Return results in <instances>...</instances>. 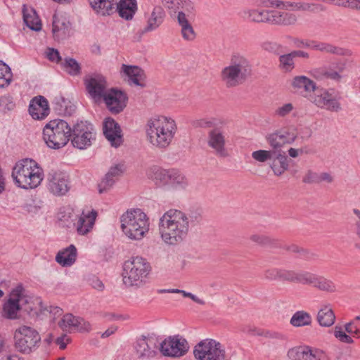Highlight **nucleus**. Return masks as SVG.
Returning <instances> with one entry per match:
<instances>
[{"mask_svg":"<svg viewBox=\"0 0 360 360\" xmlns=\"http://www.w3.org/2000/svg\"><path fill=\"white\" fill-rule=\"evenodd\" d=\"M103 129L105 138L112 146L118 147L122 143L121 128L113 118L109 117L105 119Z\"/></svg>","mask_w":360,"mask_h":360,"instance_id":"16","label":"nucleus"},{"mask_svg":"<svg viewBox=\"0 0 360 360\" xmlns=\"http://www.w3.org/2000/svg\"><path fill=\"white\" fill-rule=\"evenodd\" d=\"M291 250H292V251H293V252H297V251H298V248H297V246H295V245H292V246L291 247Z\"/></svg>","mask_w":360,"mask_h":360,"instance_id":"64","label":"nucleus"},{"mask_svg":"<svg viewBox=\"0 0 360 360\" xmlns=\"http://www.w3.org/2000/svg\"><path fill=\"white\" fill-rule=\"evenodd\" d=\"M285 279L292 281H298L302 283H314L316 287L323 290L332 291L334 289V285L332 282L327 281L323 278H316L309 274L301 275L299 276L289 274L285 276Z\"/></svg>","mask_w":360,"mask_h":360,"instance_id":"22","label":"nucleus"},{"mask_svg":"<svg viewBox=\"0 0 360 360\" xmlns=\"http://www.w3.org/2000/svg\"><path fill=\"white\" fill-rule=\"evenodd\" d=\"M305 183H311L314 181L313 174L311 172H309L303 179Z\"/></svg>","mask_w":360,"mask_h":360,"instance_id":"59","label":"nucleus"},{"mask_svg":"<svg viewBox=\"0 0 360 360\" xmlns=\"http://www.w3.org/2000/svg\"><path fill=\"white\" fill-rule=\"evenodd\" d=\"M112 319H124V316L122 315H115V314H111Z\"/></svg>","mask_w":360,"mask_h":360,"instance_id":"63","label":"nucleus"},{"mask_svg":"<svg viewBox=\"0 0 360 360\" xmlns=\"http://www.w3.org/2000/svg\"><path fill=\"white\" fill-rule=\"evenodd\" d=\"M151 271L150 263L141 257H134L124 264L123 281L125 285H139Z\"/></svg>","mask_w":360,"mask_h":360,"instance_id":"6","label":"nucleus"},{"mask_svg":"<svg viewBox=\"0 0 360 360\" xmlns=\"http://www.w3.org/2000/svg\"><path fill=\"white\" fill-rule=\"evenodd\" d=\"M120 74L122 77H127L129 82L135 85L145 86L146 75L144 71L139 66L122 64Z\"/></svg>","mask_w":360,"mask_h":360,"instance_id":"21","label":"nucleus"},{"mask_svg":"<svg viewBox=\"0 0 360 360\" xmlns=\"http://www.w3.org/2000/svg\"><path fill=\"white\" fill-rule=\"evenodd\" d=\"M72 135L73 146L79 149H84L89 146L91 144V140L94 139L91 131L83 122L77 123L73 127Z\"/></svg>","mask_w":360,"mask_h":360,"instance_id":"15","label":"nucleus"},{"mask_svg":"<svg viewBox=\"0 0 360 360\" xmlns=\"http://www.w3.org/2000/svg\"><path fill=\"white\" fill-rule=\"evenodd\" d=\"M224 137L217 129H214L210 132L209 144L221 155L224 153Z\"/></svg>","mask_w":360,"mask_h":360,"instance_id":"30","label":"nucleus"},{"mask_svg":"<svg viewBox=\"0 0 360 360\" xmlns=\"http://www.w3.org/2000/svg\"><path fill=\"white\" fill-rule=\"evenodd\" d=\"M288 159L285 153L276 155V158L274 160L271 168L276 175H281L288 168Z\"/></svg>","mask_w":360,"mask_h":360,"instance_id":"35","label":"nucleus"},{"mask_svg":"<svg viewBox=\"0 0 360 360\" xmlns=\"http://www.w3.org/2000/svg\"><path fill=\"white\" fill-rule=\"evenodd\" d=\"M116 330L117 328L114 327L108 328L103 333H102L101 338H105L109 337L110 335L113 334Z\"/></svg>","mask_w":360,"mask_h":360,"instance_id":"57","label":"nucleus"},{"mask_svg":"<svg viewBox=\"0 0 360 360\" xmlns=\"http://www.w3.org/2000/svg\"><path fill=\"white\" fill-rule=\"evenodd\" d=\"M77 257V249L73 245L59 251L56 257V261L63 266H70Z\"/></svg>","mask_w":360,"mask_h":360,"instance_id":"27","label":"nucleus"},{"mask_svg":"<svg viewBox=\"0 0 360 360\" xmlns=\"http://www.w3.org/2000/svg\"><path fill=\"white\" fill-rule=\"evenodd\" d=\"M102 100L107 109L112 114L117 115L123 111L127 106L128 97L125 92L112 88L108 90Z\"/></svg>","mask_w":360,"mask_h":360,"instance_id":"12","label":"nucleus"},{"mask_svg":"<svg viewBox=\"0 0 360 360\" xmlns=\"http://www.w3.org/2000/svg\"><path fill=\"white\" fill-rule=\"evenodd\" d=\"M153 178L158 186L178 184L182 183L184 179L179 172L174 169L167 170L162 168L155 169Z\"/></svg>","mask_w":360,"mask_h":360,"instance_id":"18","label":"nucleus"},{"mask_svg":"<svg viewBox=\"0 0 360 360\" xmlns=\"http://www.w3.org/2000/svg\"><path fill=\"white\" fill-rule=\"evenodd\" d=\"M63 338H59L57 339V343L59 345L60 349H65L66 348L67 344L63 342Z\"/></svg>","mask_w":360,"mask_h":360,"instance_id":"60","label":"nucleus"},{"mask_svg":"<svg viewBox=\"0 0 360 360\" xmlns=\"http://www.w3.org/2000/svg\"><path fill=\"white\" fill-rule=\"evenodd\" d=\"M63 68L65 70L71 75H77L81 72L79 64L75 59L71 58L65 59Z\"/></svg>","mask_w":360,"mask_h":360,"instance_id":"41","label":"nucleus"},{"mask_svg":"<svg viewBox=\"0 0 360 360\" xmlns=\"http://www.w3.org/2000/svg\"><path fill=\"white\" fill-rule=\"evenodd\" d=\"M136 351L139 357L153 356L151 354V352L150 351L148 346L147 345V342L145 340V337L139 338L137 340Z\"/></svg>","mask_w":360,"mask_h":360,"instance_id":"42","label":"nucleus"},{"mask_svg":"<svg viewBox=\"0 0 360 360\" xmlns=\"http://www.w3.org/2000/svg\"><path fill=\"white\" fill-rule=\"evenodd\" d=\"M193 355L196 360H224L226 354L219 342L205 339L195 346Z\"/></svg>","mask_w":360,"mask_h":360,"instance_id":"8","label":"nucleus"},{"mask_svg":"<svg viewBox=\"0 0 360 360\" xmlns=\"http://www.w3.org/2000/svg\"><path fill=\"white\" fill-rule=\"evenodd\" d=\"M119 15L127 20L131 19L137 7L136 0H120L115 6Z\"/></svg>","mask_w":360,"mask_h":360,"instance_id":"29","label":"nucleus"},{"mask_svg":"<svg viewBox=\"0 0 360 360\" xmlns=\"http://www.w3.org/2000/svg\"><path fill=\"white\" fill-rule=\"evenodd\" d=\"M72 136V128L63 120L49 121L43 129V139L47 146L52 149H60L67 145Z\"/></svg>","mask_w":360,"mask_h":360,"instance_id":"5","label":"nucleus"},{"mask_svg":"<svg viewBox=\"0 0 360 360\" xmlns=\"http://www.w3.org/2000/svg\"><path fill=\"white\" fill-rule=\"evenodd\" d=\"M162 3L169 9H174L179 4L178 0H162Z\"/></svg>","mask_w":360,"mask_h":360,"instance_id":"55","label":"nucleus"},{"mask_svg":"<svg viewBox=\"0 0 360 360\" xmlns=\"http://www.w3.org/2000/svg\"><path fill=\"white\" fill-rule=\"evenodd\" d=\"M92 8L99 15H110L116 12L115 0H89Z\"/></svg>","mask_w":360,"mask_h":360,"instance_id":"26","label":"nucleus"},{"mask_svg":"<svg viewBox=\"0 0 360 360\" xmlns=\"http://www.w3.org/2000/svg\"><path fill=\"white\" fill-rule=\"evenodd\" d=\"M250 16L252 20L255 22H269L270 11L264 10L260 11L258 10H253L251 11Z\"/></svg>","mask_w":360,"mask_h":360,"instance_id":"44","label":"nucleus"},{"mask_svg":"<svg viewBox=\"0 0 360 360\" xmlns=\"http://www.w3.org/2000/svg\"><path fill=\"white\" fill-rule=\"evenodd\" d=\"M345 66L342 62L333 61L314 69L311 75L317 80L331 79L338 82L342 78L341 74L345 70Z\"/></svg>","mask_w":360,"mask_h":360,"instance_id":"11","label":"nucleus"},{"mask_svg":"<svg viewBox=\"0 0 360 360\" xmlns=\"http://www.w3.org/2000/svg\"><path fill=\"white\" fill-rule=\"evenodd\" d=\"M295 22L296 17L292 13L285 11H270L269 22L288 25L294 24Z\"/></svg>","mask_w":360,"mask_h":360,"instance_id":"28","label":"nucleus"},{"mask_svg":"<svg viewBox=\"0 0 360 360\" xmlns=\"http://www.w3.org/2000/svg\"><path fill=\"white\" fill-rule=\"evenodd\" d=\"M23 18L25 24L31 30L39 31L41 29V20L34 11H24Z\"/></svg>","mask_w":360,"mask_h":360,"instance_id":"34","label":"nucleus"},{"mask_svg":"<svg viewBox=\"0 0 360 360\" xmlns=\"http://www.w3.org/2000/svg\"><path fill=\"white\" fill-rule=\"evenodd\" d=\"M47 188L53 195H65L69 189L65 174L61 172H54L49 174L48 176Z\"/></svg>","mask_w":360,"mask_h":360,"instance_id":"17","label":"nucleus"},{"mask_svg":"<svg viewBox=\"0 0 360 360\" xmlns=\"http://www.w3.org/2000/svg\"><path fill=\"white\" fill-rule=\"evenodd\" d=\"M252 238L253 240H255L256 242H258L259 243H262V244L265 243H266L265 241L267 240V238H261V237L257 236H253L252 237Z\"/></svg>","mask_w":360,"mask_h":360,"instance_id":"61","label":"nucleus"},{"mask_svg":"<svg viewBox=\"0 0 360 360\" xmlns=\"http://www.w3.org/2000/svg\"><path fill=\"white\" fill-rule=\"evenodd\" d=\"M188 228V217L180 210H169L160 220L162 238L169 245H175L182 241L187 236Z\"/></svg>","mask_w":360,"mask_h":360,"instance_id":"1","label":"nucleus"},{"mask_svg":"<svg viewBox=\"0 0 360 360\" xmlns=\"http://www.w3.org/2000/svg\"><path fill=\"white\" fill-rule=\"evenodd\" d=\"M311 321V319L309 314L303 311H297L290 320L291 324L296 327L309 325Z\"/></svg>","mask_w":360,"mask_h":360,"instance_id":"39","label":"nucleus"},{"mask_svg":"<svg viewBox=\"0 0 360 360\" xmlns=\"http://www.w3.org/2000/svg\"><path fill=\"white\" fill-rule=\"evenodd\" d=\"M121 229L131 239L140 240L149 230V219L140 209L127 210L120 218Z\"/></svg>","mask_w":360,"mask_h":360,"instance_id":"4","label":"nucleus"},{"mask_svg":"<svg viewBox=\"0 0 360 360\" xmlns=\"http://www.w3.org/2000/svg\"><path fill=\"white\" fill-rule=\"evenodd\" d=\"M70 22L63 15L54 14L53 17L52 32L54 38L64 39L70 35Z\"/></svg>","mask_w":360,"mask_h":360,"instance_id":"25","label":"nucleus"},{"mask_svg":"<svg viewBox=\"0 0 360 360\" xmlns=\"http://www.w3.org/2000/svg\"><path fill=\"white\" fill-rule=\"evenodd\" d=\"M301 51H292L290 53L280 56V67L285 72H290L294 68L293 58L300 56Z\"/></svg>","mask_w":360,"mask_h":360,"instance_id":"36","label":"nucleus"},{"mask_svg":"<svg viewBox=\"0 0 360 360\" xmlns=\"http://www.w3.org/2000/svg\"><path fill=\"white\" fill-rule=\"evenodd\" d=\"M12 79V73L10 68L0 61V87L8 86Z\"/></svg>","mask_w":360,"mask_h":360,"instance_id":"40","label":"nucleus"},{"mask_svg":"<svg viewBox=\"0 0 360 360\" xmlns=\"http://www.w3.org/2000/svg\"><path fill=\"white\" fill-rule=\"evenodd\" d=\"M317 319L321 326L328 327L334 323L335 316L331 309L325 307L319 311Z\"/></svg>","mask_w":360,"mask_h":360,"instance_id":"32","label":"nucleus"},{"mask_svg":"<svg viewBox=\"0 0 360 360\" xmlns=\"http://www.w3.org/2000/svg\"><path fill=\"white\" fill-rule=\"evenodd\" d=\"M292 85L296 88H303L306 91H314L316 89V84L305 76L295 77Z\"/></svg>","mask_w":360,"mask_h":360,"instance_id":"38","label":"nucleus"},{"mask_svg":"<svg viewBox=\"0 0 360 360\" xmlns=\"http://www.w3.org/2000/svg\"><path fill=\"white\" fill-rule=\"evenodd\" d=\"M345 330L357 338H360V316H356L345 325Z\"/></svg>","mask_w":360,"mask_h":360,"instance_id":"43","label":"nucleus"},{"mask_svg":"<svg viewBox=\"0 0 360 360\" xmlns=\"http://www.w3.org/2000/svg\"><path fill=\"white\" fill-rule=\"evenodd\" d=\"M98 213L96 210L82 211L74 224L77 232L79 235H86L89 233L95 224Z\"/></svg>","mask_w":360,"mask_h":360,"instance_id":"19","label":"nucleus"},{"mask_svg":"<svg viewBox=\"0 0 360 360\" xmlns=\"http://www.w3.org/2000/svg\"><path fill=\"white\" fill-rule=\"evenodd\" d=\"M178 21L181 26V32L186 39L192 40L195 38V32L192 26L189 24L186 15L183 12L178 14Z\"/></svg>","mask_w":360,"mask_h":360,"instance_id":"33","label":"nucleus"},{"mask_svg":"<svg viewBox=\"0 0 360 360\" xmlns=\"http://www.w3.org/2000/svg\"><path fill=\"white\" fill-rule=\"evenodd\" d=\"M272 7H290L292 11H306L309 10L311 6L309 4L304 3H290L289 1H281L280 0H274L270 2Z\"/></svg>","mask_w":360,"mask_h":360,"instance_id":"37","label":"nucleus"},{"mask_svg":"<svg viewBox=\"0 0 360 360\" xmlns=\"http://www.w3.org/2000/svg\"><path fill=\"white\" fill-rule=\"evenodd\" d=\"M316 49L325 52L333 53H339L340 49H338L331 44H320L316 46Z\"/></svg>","mask_w":360,"mask_h":360,"instance_id":"50","label":"nucleus"},{"mask_svg":"<svg viewBox=\"0 0 360 360\" xmlns=\"http://www.w3.org/2000/svg\"><path fill=\"white\" fill-rule=\"evenodd\" d=\"M176 131L175 122L162 116L150 120L146 131L148 139L153 146L165 148L172 141Z\"/></svg>","mask_w":360,"mask_h":360,"instance_id":"3","label":"nucleus"},{"mask_svg":"<svg viewBox=\"0 0 360 360\" xmlns=\"http://www.w3.org/2000/svg\"><path fill=\"white\" fill-rule=\"evenodd\" d=\"M288 153L290 157L296 158L298 155V150L295 148H291L289 149Z\"/></svg>","mask_w":360,"mask_h":360,"instance_id":"62","label":"nucleus"},{"mask_svg":"<svg viewBox=\"0 0 360 360\" xmlns=\"http://www.w3.org/2000/svg\"><path fill=\"white\" fill-rule=\"evenodd\" d=\"M240 72L239 65L226 68L222 72V77L229 86H236L238 84L237 78Z\"/></svg>","mask_w":360,"mask_h":360,"instance_id":"31","label":"nucleus"},{"mask_svg":"<svg viewBox=\"0 0 360 360\" xmlns=\"http://www.w3.org/2000/svg\"><path fill=\"white\" fill-rule=\"evenodd\" d=\"M145 340L147 342L148 348L151 352L152 356H153L156 353V350L158 348H160L161 342H159L158 338L155 336L145 337Z\"/></svg>","mask_w":360,"mask_h":360,"instance_id":"47","label":"nucleus"},{"mask_svg":"<svg viewBox=\"0 0 360 360\" xmlns=\"http://www.w3.org/2000/svg\"><path fill=\"white\" fill-rule=\"evenodd\" d=\"M115 179L110 178L106 174L105 177L100 181L98 185V191L100 193L108 191L114 184Z\"/></svg>","mask_w":360,"mask_h":360,"instance_id":"46","label":"nucleus"},{"mask_svg":"<svg viewBox=\"0 0 360 360\" xmlns=\"http://www.w3.org/2000/svg\"><path fill=\"white\" fill-rule=\"evenodd\" d=\"M46 56L49 60L55 62L56 63H60L62 60L58 50L54 49L53 48L48 49L46 51Z\"/></svg>","mask_w":360,"mask_h":360,"instance_id":"49","label":"nucleus"},{"mask_svg":"<svg viewBox=\"0 0 360 360\" xmlns=\"http://www.w3.org/2000/svg\"><path fill=\"white\" fill-rule=\"evenodd\" d=\"M271 150H259L252 153V158L259 162H264L271 158Z\"/></svg>","mask_w":360,"mask_h":360,"instance_id":"45","label":"nucleus"},{"mask_svg":"<svg viewBox=\"0 0 360 360\" xmlns=\"http://www.w3.org/2000/svg\"><path fill=\"white\" fill-rule=\"evenodd\" d=\"M84 84L87 92L96 101H100L107 94L108 83L106 79L101 75L86 77Z\"/></svg>","mask_w":360,"mask_h":360,"instance_id":"14","label":"nucleus"},{"mask_svg":"<svg viewBox=\"0 0 360 360\" xmlns=\"http://www.w3.org/2000/svg\"><path fill=\"white\" fill-rule=\"evenodd\" d=\"M321 179L322 181H326L328 182H330L332 181V176L328 174V173H323L321 175Z\"/></svg>","mask_w":360,"mask_h":360,"instance_id":"58","label":"nucleus"},{"mask_svg":"<svg viewBox=\"0 0 360 360\" xmlns=\"http://www.w3.org/2000/svg\"><path fill=\"white\" fill-rule=\"evenodd\" d=\"M122 173V166L116 165L115 167H111L109 172L106 174V175L110 178L114 179L115 177L120 176Z\"/></svg>","mask_w":360,"mask_h":360,"instance_id":"53","label":"nucleus"},{"mask_svg":"<svg viewBox=\"0 0 360 360\" xmlns=\"http://www.w3.org/2000/svg\"><path fill=\"white\" fill-rule=\"evenodd\" d=\"M1 360H25V359L17 354H10L3 357Z\"/></svg>","mask_w":360,"mask_h":360,"instance_id":"56","label":"nucleus"},{"mask_svg":"<svg viewBox=\"0 0 360 360\" xmlns=\"http://www.w3.org/2000/svg\"><path fill=\"white\" fill-rule=\"evenodd\" d=\"M29 113L34 120H43L49 112L50 108L47 99L43 96L34 97L30 103Z\"/></svg>","mask_w":360,"mask_h":360,"instance_id":"20","label":"nucleus"},{"mask_svg":"<svg viewBox=\"0 0 360 360\" xmlns=\"http://www.w3.org/2000/svg\"><path fill=\"white\" fill-rule=\"evenodd\" d=\"M292 360H330L322 349L309 346H300L290 349L288 352Z\"/></svg>","mask_w":360,"mask_h":360,"instance_id":"13","label":"nucleus"},{"mask_svg":"<svg viewBox=\"0 0 360 360\" xmlns=\"http://www.w3.org/2000/svg\"><path fill=\"white\" fill-rule=\"evenodd\" d=\"M334 333H335V336L342 342H345V343H352L353 342L352 338L349 335H347L345 333V332L343 331L340 327H335Z\"/></svg>","mask_w":360,"mask_h":360,"instance_id":"48","label":"nucleus"},{"mask_svg":"<svg viewBox=\"0 0 360 360\" xmlns=\"http://www.w3.org/2000/svg\"><path fill=\"white\" fill-rule=\"evenodd\" d=\"M188 347L187 341L176 335L169 337L162 341L160 350L165 356L179 357L187 352Z\"/></svg>","mask_w":360,"mask_h":360,"instance_id":"10","label":"nucleus"},{"mask_svg":"<svg viewBox=\"0 0 360 360\" xmlns=\"http://www.w3.org/2000/svg\"><path fill=\"white\" fill-rule=\"evenodd\" d=\"M312 102L319 108H324L330 111H338L340 105L338 100L327 90L321 91L312 98Z\"/></svg>","mask_w":360,"mask_h":360,"instance_id":"23","label":"nucleus"},{"mask_svg":"<svg viewBox=\"0 0 360 360\" xmlns=\"http://www.w3.org/2000/svg\"><path fill=\"white\" fill-rule=\"evenodd\" d=\"M63 321L69 326L78 327L79 321L72 314H67L64 316Z\"/></svg>","mask_w":360,"mask_h":360,"instance_id":"52","label":"nucleus"},{"mask_svg":"<svg viewBox=\"0 0 360 360\" xmlns=\"http://www.w3.org/2000/svg\"><path fill=\"white\" fill-rule=\"evenodd\" d=\"M266 140L271 148L272 153L278 155L281 153V148L285 144L290 143L294 139L290 137L287 132L282 134L280 131H276L266 136Z\"/></svg>","mask_w":360,"mask_h":360,"instance_id":"24","label":"nucleus"},{"mask_svg":"<svg viewBox=\"0 0 360 360\" xmlns=\"http://www.w3.org/2000/svg\"><path fill=\"white\" fill-rule=\"evenodd\" d=\"M293 109V106L291 103H286L283 106L278 108L276 110V114L281 117H284L289 114Z\"/></svg>","mask_w":360,"mask_h":360,"instance_id":"51","label":"nucleus"},{"mask_svg":"<svg viewBox=\"0 0 360 360\" xmlns=\"http://www.w3.org/2000/svg\"><path fill=\"white\" fill-rule=\"evenodd\" d=\"M43 176L42 169L31 159L18 161L12 171V177L15 184L25 189L37 187L41 184Z\"/></svg>","mask_w":360,"mask_h":360,"instance_id":"2","label":"nucleus"},{"mask_svg":"<svg viewBox=\"0 0 360 360\" xmlns=\"http://www.w3.org/2000/svg\"><path fill=\"white\" fill-rule=\"evenodd\" d=\"M27 302L25 289L22 284H18L13 288L9 295V299L3 307V316L10 319L17 318V314L20 309V303Z\"/></svg>","mask_w":360,"mask_h":360,"instance_id":"9","label":"nucleus"},{"mask_svg":"<svg viewBox=\"0 0 360 360\" xmlns=\"http://www.w3.org/2000/svg\"><path fill=\"white\" fill-rule=\"evenodd\" d=\"M90 282H91V286L95 289H97L98 290H102L104 288L103 283L98 278H96V277L92 278L90 280Z\"/></svg>","mask_w":360,"mask_h":360,"instance_id":"54","label":"nucleus"},{"mask_svg":"<svg viewBox=\"0 0 360 360\" xmlns=\"http://www.w3.org/2000/svg\"><path fill=\"white\" fill-rule=\"evenodd\" d=\"M15 349L24 354L33 352L41 343V335L34 328L22 325L15 329L13 335Z\"/></svg>","mask_w":360,"mask_h":360,"instance_id":"7","label":"nucleus"}]
</instances>
